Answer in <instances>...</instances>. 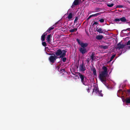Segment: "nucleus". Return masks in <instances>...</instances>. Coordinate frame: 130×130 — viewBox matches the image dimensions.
Returning <instances> with one entry per match:
<instances>
[{
	"label": "nucleus",
	"instance_id": "nucleus-39",
	"mask_svg": "<svg viewBox=\"0 0 130 130\" xmlns=\"http://www.w3.org/2000/svg\"><path fill=\"white\" fill-rule=\"evenodd\" d=\"M60 68L59 66H58L56 67V68L57 69V70L59 71V69Z\"/></svg>",
	"mask_w": 130,
	"mask_h": 130
},
{
	"label": "nucleus",
	"instance_id": "nucleus-23",
	"mask_svg": "<svg viewBox=\"0 0 130 130\" xmlns=\"http://www.w3.org/2000/svg\"><path fill=\"white\" fill-rule=\"evenodd\" d=\"M101 14V12H100L99 13H97L94 14H92L93 17H96L97 16L100 15V14Z\"/></svg>",
	"mask_w": 130,
	"mask_h": 130
},
{
	"label": "nucleus",
	"instance_id": "nucleus-19",
	"mask_svg": "<svg viewBox=\"0 0 130 130\" xmlns=\"http://www.w3.org/2000/svg\"><path fill=\"white\" fill-rule=\"evenodd\" d=\"M101 47L102 48H103L104 50H106V49H107L108 48V46L107 45L106 46H104V45H101Z\"/></svg>",
	"mask_w": 130,
	"mask_h": 130
},
{
	"label": "nucleus",
	"instance_id": "nucleus-34",
	"mask_svg": "<svg viewBox=\"0 0 130 130\" xmlns=\"http://www.w3.org/2000/svg\"><path fill=\"white\" fill-rule=\"evenodd\" d=\"M60 71L61 73H62V72H65L64 69H61L60 70Z\"/></svg>",
	"mask_w": 130,
	"mask_h": 130
},
{
	"label": "nucleus",
	"instance_id": "nucleus-26",
	"mask_svg": "<svg viewBox=\"0 0 130 130\" xmlns=\"http://www.w3.org/2000/svg\"><path fill=\"white\" fill-rule=\"evenodd\" d=\"M91 59H90V58H89L88 57L86 60V61L87 62V63L88 64L89 63Z\"/></svg>",
	"mask_w": 130,
	"mask_h": 130
},
{
	"label": "nucleus",
	"instance_id": "nucleus-11",
	"mask_svg": "<svg viewBox=\"0 0 130 130\" xmlns=\"http://www.w3.org/2000/svg\"><path fill=\"white\" fill-rule=\"evenodd\" d=\"M47 34L46 32H44L41 36V40L42 41H44L45 40V36Z\"/></svg>",
	"mask_w": 130,
	"mask_h": 130
},
{
	"label": "nucleus",
	"instance_id": "nucleus-41",
	"mask_svg": "<svg viewBox=\"0 0 130 130\" xmlns=\"http://www.w3.org/2000/svg\"><path fill=\"white\" fill-rule=\"evenodd\" d=\"M126 48L127 49H130V45H129V46H127Z\"/></svg>",
	"mask_w": 130,
	"mask_h": 130
},
{
	"label": "nucleus",
	"instance_id": "nucleus-9",
	"mask_svg": "<svg viewBox=\"0 0 130 130\" xmlns=\"http://www.w3.org/2000/svg\"><path fill=\"white\" fill-rule=\"evenodd\" d=\"M81 0H75L72 4L71 7L72 8L75 6H77L79 4V1Z\"/></svg>",
	"mask_w": 130,
	"mask_h": 130
},
{
	"label": "nucleus",
	"instance_id": "nucleus-27",
	"mask_svg": "<svg viewBox=\"0 0 130 130\" xmlns=\"http://www.w3.org/2000/svg\"><path fill=\"white\" fill-rule=\"evenodd\" d=\"M115 56V55H112L111 57L110 61H112V60L114 58Z\"/></svg>",
	"mask_w": 130,
	"mask_h": 130
},
{
	"label": "nucleus",
	"instance_id": "nucleus-4",
	"mask_svg": "<svg viewBox=\"0 0 130 130\" xmlns=\"http://www.w3.org/2000/svg\"><path fill=\"white\" fill-rule=\"evenodd\" d=\"M76 40L78 44L80 45L82 48H85L87 47L88 45V43H83L82 41L78 39H77Z\"/></svg>",
	"mask_w": 130,
	"mask_h": 130
},
{
	"label": "nucleus",
	"instance_id": "nucleus-28",
	"mask_svg": "<svg viewBox=\"0 0 130 130\" xmlns=\"http://www.w3.org/2000/svg\"><path fill=\"white\" fill-rule=\"evenodd\" d=\"M99 21L101 23H103L104 22V19H101L99 20Z\"/></svg>",
	"mask_w": 130,
	"mask_h": 130
},
{
	"label": "nucleus",
	"instance_id": "nucleus-30",
	"mask_svg": "<svg viewBox=\"0 0 130 130\" xmlns=\"http://www.w3.org/2000/svg\"><path fill=\"white\" fill-rule=\"evenodd\" d=\"M120 21V19L116 18L115 20V22H119Z\"/></svg>",
	"mask_w": 130,
	"mask_h": 130
},
{
	"label": "nucleus",
	"instance_id": "nucleus-3",
	"mask_svg": "<svg viewBox=\"0 0 130 130\" xmlns=\"http://www.w3.org/2000/svg\"><path fill=\"white\" fill-rule=\"evenodd\" d=\"M77 74L80 79L81 82L85 86H88L87 81V79L86 78L84 75L78 72Z\"/></svg>",
	"mask_w": 130,
	"mask_h": 130
},
{
	"label": "nucleus",
	"instance_id": "nucleus-10",
	"mask_svg": "<svg viewBox=\"0 0 130 130\" xmlns=\"http://www.w3.org/2000/svg\"><path fill=\"white\" fill-rule=\"evenodd\" d=\"M117 48H118L119 50H120V49L123 48L125 46V45L123 44H121L120 42L118 43L117 44Z\"/></svg>",
	"mask_w": 130,
	"mask_h": 130
},
{
	"label": "nucleus",
	"instance_id": "nucleus-37",
	"mask_svg": "<svg viewBox=\"0 0 130 130\" xmlns=\"http://www.w3.org/2000/svg\"><path fill=\"white\" fill-rule=\"evenodd\" d=\"M126 30H128L129 31H130V28H128L127 29H126L123 30L124 31H126Z\"/></svg>",
	"mask_w": 130,
	"mask_h": 130
},
{
	"label": "nucleus",
	"instance_id": "nucleus-44",
	"mask_svg": "<svg viewBox=\"0 0 130 130\" xmlns=\"http://www.w3.org/2000/svg\"><path fill=\"white\" fill-rule=\"evenodd\" d=\"M58 22H56L55 24V25H56V24H57L58 23Z\"/></svg>",
	"mask_w": 130,
	"mask_h": 130
},
{
	"label": "nucleus",
	"instance_id": "nucleus-7",
	"mask_svg": "<svg viewBox=\"0 0 130 130\" xmlns=\"http://www.w3.org/2000/svg\"><path fill=\"white\" fill-rule=\"evenodd\" d=\"M79 50L80 52L83 55H84L85 53L87 52V49L85 48L80 47L79 49Z\"/></svg>",
	"mask_w": 130,
	"mask_h": 130
},
{
	"label": "nucleus",
	"instance_id": "nucleus-33",
	"mask_svg": "<svg viewBox=\"0 0 130 130\" xmlns=\"http://www.w3.org/2000/svg\"><path fill=\"white\" fill-rule=\"evenodd\" d=\"M95 10L96 12H98L100 11V8H95Z\"/></svg>",
	"mask_w": 130,
	"mask_h": 130
},
{
	"label": "nucleus",
	"instance_id": "nucleus-21",
	"mask_svg": "<svg viewBox=\"0 0 130 130\" xmlns=\"http://www.w3.org/2000/svg\"><path fill=\"white\" fill-rule=\"evenodd\" d=\"M77 30V28H74V29H72L69 30V31L70 32H73L75 31H76Z\"/></svg>",
	"mask_w": 130,
	"mask_h": 130
},
{
	"label": "nucleus",
	"instance_id": "nucleus-24",
	"mask_svg": "<svg viewBox=\"0 0 130 130\" xmlns=\"http://www.w3.org/2000/svg\"><path fill=\"white\" fill-rule=\"evenodd\" d=\"M107 6L109 7H112L114 5V4H113V3H112V4H108L107 3V4H106Z\"/></svg>",
	"mask_w": 130,
	"mask_h": 130
},
{
	"label": "nucleus",
	"instance_id": "nucleus-29",
	"mask_svg": "<svg viewBox=\"0 0 130 130\" xmlns=\"http://www.w3.org/2000/svg\"><path fill=\"white\" fill-rule=\"evenodd\" d=\"M42 45L44 46H46V43L45 42H43L42 43Z\"/></svg>",
	"mask_w": 130,
	"mask_h": 130
},
{
	"label": "nucleus",
	"instance_id": "nucleus-25",
	"mask_svg": "<svg viewBox=\"0 0 130 130\" xmlns=\"http://www.w3.org/2000/svg\"><path fill=\"white\" fill-rule=\"evenodd\" d=\"M102 90H101L100 91H99V92H98L99 93V96H103V94L102 93Z\"/></svg>",
	"mask_w": 130,
	"mask_h": 130
},
{
	"label": "nucleus",
	"instance_id": "nucleus-12",
	"mask_svg": "<svg viewBox=\"0 0 130 130\" xmlns=\"http://www.w3.org/2000/svg\"><path fill=\"white\" fill-rule=\"evenodd\" d=\"M51 35L49 34V35H48L47 36V38H46V40H47V41L49 43H50V41L51 40Z\"/></svg>",
	"mask_w": 130,
	"mask_h": 130
},
{
	"label": "nucleus",
	"instance_id": "nucleus-32",
	"mask_svg": "<svg viewBox=\"0 0 130 130\" xmlns=\"http://www.w3.org/2000/svg\"><path fill=\"white\" fill-rule=\"evenodd\" d=\"M78 20V17H75V18L74 20V23H76V22L77 20Z\"/></svg>",
	"mask_w": 130,
	"mask_h": 130
},
{
	"label": "nucleus",
	"instance_id": "nucleus-22",
	"mask_svg": "<svg viewBox=\"0 0 130 130\" xmlns=\"http://www.w3.org/2000/svg\"><path fill=\"white\" fill-rule=\"evenodd\" d=\"M68 18L69 19H70L72 18V13H70L69 14L68 16Z\"/></svg>",
	"mask_w": 130,
	"mask_h": 130
},
{
	"label": "nucleus",
	"instance_id": "nucleus-13",
	"mask_svg": "<svg viewBox=\"0 0 130 130\" xmlns=\"http://www.w3.org/2000/svg\"><path fill=\"white\" fill-rule=\"evenodd\" d=\"M99 91V90L98 87L97 86H95V87L93 89V92H94L96 93H97Z\"/></svg>",
	"mask_w": 130,
	"mask_h": 130
},
{
	"label": "nucleus",
	"instance_id": "nucleus-43",
	"mask_svg": "<svg viewBox=\"0 0 130 130\" xmlns=\"http://www.w3.org/2000/svg\"><path fill=\"white\" fill-rule=\"evenodd\" d=\"M127 23L129 24V25L130 26V21L129 22H127Z\"/></svg>",
	"mask_w": 130,
	"mask_h": 130
},
{
	"label": "nucleus",
	"instance_id": "nucleus-1",
	"mask_svg": "<svg viewBox=\"0 0 130 130\" xmlns=\"http://www.w3.org/2000/svg\"><path fill=\"white\" fill-rule=\"evenodd\" d=\"M67 50V49L62 50L61 49H59L55 52V55L57 56H59L58 57L59 58H60L61 60L65 62L67 59V58L65 57L66 55Z\"/></svg>",
	"mask_w": 130,
	"mask_h": 130
},
{
	"label": "nucleus",
	"instance_id": "nucleus-2",
	"mask_svg": "<svg viewBox=\"0 0 130 130\" xmlns=\"http://www.w3.org/2000/svg\"><path fill=\"white\" fill-rule=\"evenodd\" d=\"M103 71L101 72L99 75V78L102 82H105L106 81V77L108 76V72L107 68L103 66L102 67Z\"/></svg>",
	"mask_w": 130,
	"mask_h": 130
},
{
	"label": "nucleus",
	"instance_id": "nucleus-40",
	"mask_svg": "<svg viewBox=\"0 0 130 130\" xmlns=\"http://www.w3.org/2000/svg\"><path fill=\"white\" fill-rule=\"evenodd\" d=\"M90 89L89 88L87 89L88 92H90L89 90Z\"/></svg>",
	"mask_w": 130,
	"mask_h": 130
},
{
	"label": "nucleus",
	"instance_id": "nucleus-5",
	"mask_svg": "<svg viewBox=\"0 0 130 130\" xmlns=\"http://www.w3.org/2000/svg\"><path fill=\"white\" fill-rule=\"evenodd\" d=\"M58 56L54 54V56H50L48 58V60L51 63H54L55 62L56 59L58 58Z\"/></svg>",
	"mask_w": 130,
	"mask_h": 130
},
{
	"label": "nucleus",
	"instance_id": "nucleus-14",
	"mask_svg": "<svg viewBox=\"0 0 130 130\" xmlns=\"http://www.w3.org/2000/svg\"><path fill=\"white\" fill-rule=\"evenodd\" d=\"M103 36L102 35H98L96 36V38L98 40H101L103 39Z\"/></svg>",
	"mask_w": 130,
	"mask_h": 130
},
{
	"label": "nucleus",
	"instance_id": "nucleus-36",
	"mask_svg": "<svg viewBox=\"0 0 130 130\" xmlns=\"http://www.w3.org/2000/svg\"><path fill=\"white\" fill-rule=\"evenodd\" d=\"M93 17V15H92H92H90L89 17L88 18H87V19L88 20L89 19H90V18L91 17Z\"/></svg>",
	"mask_w": 130,
	"mask_h": 130
},
{
	"label": "nucleus",
	"instance_id": "nucleus-31",
	"mask_svg": "<svg viewBox=\"0 0 130 130\" xmlns=\"http://www.w3.org/2000/svg\"><path fill=\"white\" fill-rule=\"evenodd\" d=\"M123 7V6L122 5H118L116 6V8H122Z\"/></svg>",
	"mask_w": 130,
	"mask_h": 130
},
{
	"label": "nucleus",
	"instance_id": "nucleus-20",
	"mask_svg": "<svg viewBox=\"0 0 130 130\" xmlns=\"http://www.w3.org/2000/svg\"><path fill=\"white\" fill-rule=\"evenodd\" d=\"M53 26H52V27H50L49 28L47 31L49 32V33H50L51 32V30H52L53 29H54V27H53Z\"/></svg>",
	"mask_w": 130,
	"mask_h": 130
},
{
	"label": "nucleus",
	"instance_id": "nucleus-16",
	"mask_svg": "<svg viewBox=\"0 0 130 130\" xmlns=\"http://www.w3.org/2000/svg\"><path fill=\"white\" fill-rule=\"evenodd\" d=\"M96 30L98 32L100 33H103V31L101 28H99L98 29L97 28Z\"/></svg>",
	"mask_w": 130,
	"mask_h": 130
},
{
	"label": "nucleus",
	"instance_id": "nucleus-15",
	"mask_svg": "<svg viewBox=\"0 0 130 130\" xmlns=\"http://www.w3.org/2000/svg\"><path fill=\"white\" fill-rule=\"evenodd\" d=\"M92 71H93V74L94 76H96V71L95 68L93 67L92 68V69H91Z\"/></svg>",
	"mask_w": 130,
	"mask_h": 130
},
{
	"label": "nucleus",
	"instance_id": "nucleus-38",
	"mask_svg": "<svg viewBox=\"0 0 130 130\" xmlns=\"http://www.w3.org/2000/svg\"><path fill=\"white\" fill-rule=\"evenodd\" d=\"M98 22H94V23L93 25L94 24H96V25H97V24H98Z\"/></svg>",
	"mask_w": 130,
	"mask_h": 130
},
{
	"label": "nucleus",
	"instance_id": "nucleus-17",
	"mask_svg": "<svg viewBox=\"0 0 130 130\" xmlns=\"http://www.w3.org/2000/svg\"><path fill=\"white\" fill-rule=\"evenodd\" d=\"M120 21L122 22H125L126 21V19L125 17H123L122 18H120Z\"/></svg>",
	"mask_w": 130,
	"mask_h": 130
},
{
	"label": "nucleus",
	"instance_id": "nucleus-6",
	"mask_svg": "<svg viewBox=\"0 0 130 130\" xmlns=\"http://www.w3.org/2000/svg\"><path fill=\"white\" fill-rule=\"evenodd\" d=\"M79 69L80 71L83 72L86 70V69L84 62L83 61L82 64L79 65Z\"/></svg>",
	"mask_w": 130,
	"mask_h": 130
},
{
	"label": "nucleus",
	"instance_id": "nucleus-18",
	"mask_svg": "<svg viewBox=\"0 0 130 130\" xmlns=\"http://www.w3.org/2000/svg\"><path fill=\"white\" fill-rule=\"evenodd\" d=\"M124 102H126V103H130V98H127L125 100Z\"/></svg>",
	"mask_w": 130,
	"mask_h": 130
},
{
	"label": "nucleus",
	"instance_id": "nucleus-42",
	"mask_svg": "<svg viewBox=\"0 0 130 130\" xmlns=\"http://www.w3.org/2000/svg\"><path fill=\"white\" fill-rule=\"evenodd\" d=\"M127 92H128L130 93V89L127 90Z\"/></svg>",
	"mask_w": 130,
	"mask_h": 130
},
{
	"label": "nucleus",
	"instance_id": "nucleus-8",
	"mask_svg": "<svg viewBox=\"0 0 130 130\" xmlns=\"http://www.w3.org/2000/svg\"><path fill=\"white\" fill-rule=\"evenodd\" d=\"M91 59V61L92 62L96 59V57L95 56V54L94 52L92 53L90 57Z\"/></svg>",
	"mask_w": 130,
	"mask_h": 130
},
{
	"label": "nucleus",
	"instance_id": "nucleus-35",
	"mask_svg": "<svg viewBox=\"0 0 130 130\" xmlns=\"http://www.w3.org/2000/svg\"><path fill=\"white\" fill-rule=\"evenodd\" d=\"M126 44L127 45H130V40L128 41V42Z\"/></svg>",
	"mask_w": 130,
	"mask_h": 130
}]
</instances>
